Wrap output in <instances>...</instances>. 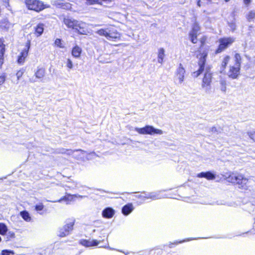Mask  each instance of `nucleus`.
<instances>
[{
  "mask_svg": "<svg viewBox=\"0 0 255 255\" xmlns=\"http://www.w3.org/2000/svg\"><path fill=\"white\" fill-rule=\"evenodd\" d=\"M55 44L60 47V48H64V45L61 43V40L59 38H57L55 41Z\"/></svg>",
  "mask_w": 255,
  "mask_h": 255,
  "instance_id": "38",
  "label": "nucleus"
},
{
  "mask_svg": "<svg viewBox=\"0 0 255 255\" xmlns=\"http://www.w3.org/2000/svg\"><path fill=\"white\" fill-rule=\"evenodd\" d=\"M84 152V151L81 149H78V150H72L71 149H66L64 148H62L60 149V151L58 152V153H62V154H66L68 155H73V154L75 152Z\"/></svg>",
  "mask_w": 255,
  "mask_h": 255,
  "instance_id": "25",
  "label": "nucleus"
},
{
  "mask_svg": "<svg viewBox=\"0 0 255 255\" xmlns=\"http://www.w3.org/2000/svg\"><path fill=\"white\" fill-rule=\"evenodd\" d=\"M30 41H27L24 47L22 49L20 55L18 56V59H17V62L20 64H22L25 58L27 56L28 52L30 48Z\"/></svg>",
  "mask_w": 255,
  "mask_h": 255,
  "instance_id": "10",
  "label": "nucleus"
},
{
  "mask_svg": "<svg viewBox=\"0 0 255 255\" xmlns=\"http://www.w3.org/2000/svg\"><path fill=\"white\" fill-rule=\"evenodd\" d=\"M208 0V1H211V0Z\"/></svg>",
  "mask_w": 255,
  "mask_h": 255,
  "instance_id": "58",
  "label": "nucleus"
},
{
  "mask_svg": "<svg viewBox=\"0 0 255 255\" xmlns=\"http://www.w3.org/2000/svg\"><path fill=\"white\" fill-rule=\"evenodd\" d=\"M230 57L229 56H226L223 59L222 64H221V68L223 69L221 70V72H222L224 69L225 68L226 66H227V64L229 63V61L230 60Z\"/></svg>",
  "mask_w": 255,
  "mask_h": 255,
  "instance_id": "32",
  "label": "nucleus"
},
{
  "mask_svg": "<svg viewBox=\"0 0 255 255\" xmlns=\"http://www.w3.org/2000/svg\"><path fill=\"white\" fill-rule=\"evenodd\" d=\"M43 30L44 24L39 23L34 27V34L37 37L40 36L43 33Z\"/></svg>",
  "mask_w": 255,
  "mask_h": 255,
  "instance_id": "22",
  "label": "nucleus"
},
{
  "mask_svg": "<svg viewBox=\"0 0 255 255\" xmlns=\"http://www.w3.org/2000/svg\"><path fill=\"white\" fill-rule=\"evenodd\" d=\"M108 248L109 249L111 250H115L114 249H112V248H110V247H108Z\"/></svg>",
  "mask_w": 255,
  "mask_h": 255,
  "instance_id": "53",
  "label": "nucleus"
},
{
  "mask_svg": "<svg viewBox=\"0 0 255 255\" xmlns=\"http://www.w3.org/2000/svg\"><path fill=\"white\" fill-rule=\"evenodd\" d=\"M23 72V69H22V70H19V71L17 72V78H18L19 77L21 76Z\"/></svg>",
  "mask_w": 255,
  "mask_h": 255,
  "instance_id": "45",
  "label": "nucleus"
},
{
  "mask_svg": "<svg viewBox=\"0 0 255 255\" xmlns=\"http://www.w3.org/2000/svg\"><path fill=\"white\" fill-rule=\"evenodd\" d=\"M115 214V210L111 208L107 207L105 208L102 212V216L105 218H111Z\"/></svg>",
  "mask_w": 255,
  "mask_h": 255,
  "instance_id": "16",
  "label": "nucleus"
},
{
  "mask_svg": "<svg viewBox=\"0 0 255 255\" xmlns=\"http://www.w3.org/2000/svg\"><path fill=\"white\" fill-rule=\"evenodd\" d=\"M25 2L29 9L37 12L40 11L45 8L43 2L38 0H25Z\"/></svg>",
  "mask_w": 255,
  "mask_h": 255,
  "instance_id": "7",
  "label": "nucleus"
},
{
  "mask_svg": "<svg viewBox=\"0 0 255 255\" xmlns=\"http://www.w3.org/2000/svg\"><path fill=\"white\" fill-rule=\"evenodd\" d=\"M7 231V228L6 226L2 223H0V234L4 235Z\"/></svg>",
  "mask_w": 255,
  "mask_h": 255,
  "instance_id": "31",
  "label": "nucleus"
},
{
  "mask_svg": "<svg viewBox=\"0 0 255 255\" xmlns=\"http://www.w3.org/2000/svg\"><path fill=\"white\" fill-rule=\"evenodd\" d=\"M6 0H0V3L1 2H5Z\"/></svg>",
  "mask_w": 255,
  "mask_h": 255,
  "instance_id": "54",
  "label": "nucleus"
},
{
  "mask_svg": "<svg viewBox=\"0 0 255 255\" xmlns=\"http://www.w3.org/2000/svg\"><path fill=\"white\" fill-rule=\"evenodd\" d=\"M134 130L138 133L141 134L153 135L154 134H157L160 135L163 133L162 130L155 128L153 126L149 125L146 126L142 128H135Z\"/></svg>",
  "mask_w": 255,
  "mask_h": 255,
  "instance_id": "4",
  "label": "nucleus"
},
{
  "mask_svg": "<svg viewBox=\"0 0 255 255\" xmlns=\"http://www.w3.org/2000/svg\"><path fill=\"white\" fill-rule=\"evenodd\" d=\"M12 26L13 24L9 22L7 18H3L0 20V30L1 31H7Z\"/></svg>",
  "mask_w": 255,
  "mask_h": 255,
  "instance_id": "13",
  "label": "nucleus"
},
{
  "mask_svg": "<svg viewBox=\"0 0 255 255\" xmlns=\"http://www.w3.org/2000/svg\"><path fill=\"white\" fill-rule=\"evenodd\" d=\"M66 6L67 8L71 7L70 4L69 3H66Z\"/></svg>",
  "mask_w": 255,
  "mask_h": 255,
  "instance_id": "51",
  "label": "nucleus"
},
{
  "mask_svg": "<svg viewBox=\"0 0 255 255\" xmlns=\"http://www.w3.org/2000/svg\"><path fill=\"white\" fill-rule=\"evenodd\" d=\"M6 80V75L4 73L0 76V86L3 84Z\"/></svg>",
  "mask_w": 255,
  "mask_h": 255,
  "instance_id": "40",
  "label": "nucleus"
},
{
  "mask_svg": "<svg viewBox=\"0 0 255 255\" xmlns=\"http://www.w3.org/2000/svg\"><path fill=\"white\" fill-rule=\"evenodd\" d=\"M250 137L255 141V132H254L253 133H251L250 135Z\"/></svg>",
  "mask_w": 255,
  "mask_h": 255,
  "instance_id": "49",
  "label": "nucleus"
},
{
  "mask_svg": "<svg viewBox=\"0 0 255 255\" xmlns=\"http://www.w3.org/2000/svg\"><path fill=\"white\" fill-rule=\"evenodd\" d=\"M220 89L223 92H225L226 91V82L225 80H222L220 81Z\"/></svg>",
  "mask_w": 255,
  "mask_h": 255,
  "instance_id": "34",
  "label": "nucleus"
},
{
  "mask_svg": "<svg viewBox=\"0 0 255 255\" xmlns=\"http://www.w3.org/2000/svg\"><path fill=\"white\" fill-rule=\"evenodd\" d=\"M35 210L40 215L43 214L44 205L42 203L36 204L35 206Z\"/></svg>",
  "mask_w": 255,
  "mask_h": 255,
  "instance_id": "30",
  "label": "nucleus"
},
{
  "mask_svg": "<svg viewBox=\"0 0 255 255\" xmlns=\"http://www.w3.org/2000/svg\"><path fill=\"white\" fill-rule=\"evenodd\" d=\"M226 2H228L230 0H225Z\"/></svg>",
  "mask_w": 255,
  "mask_h": 255,
  "instance_id": "55",
  "label": "nucleus"
},
{
  "mask_svg": "<svg viewBox=\"0 0 255 255\" xmlns=\"http://www.w3.org/2000/svg\"><path fill=\"white\" fill-rule=\"evenodd\" d=\"M218 41L219 45L216 51L217 53H221L230 46L235 41V38L233 37L221 38Z\"/></svg>",
  "mask_w": 255,
  "mask_h": 255,
  "instance_id": "5",
  "label": "nucleus"
},
{
  "mask_svg": "<svg viewBox=\"0 0 255 255\" xmlns=\"http://www.w3.org/2000/svg\"><path fill=\"white\" fill-rule=\"evenodd\" d=\"M212 79V74L208 68H206L204 77L202 79L201 87L206 93L211 90V83Z\"/></svg>",
  "mask_w": 255,
  "mask_h": 255,
  "instance_id": "6",
  "label": "nucleus"
},
{
  "mask_svg": "<svg viewBox=\"0 0 255 255\" xmlns=\"http://www.w3.org/2000/svg\"><path fill=\"white\" fill-rule=\"evenodd\" d=\"M75 220L70 219L66 221V224L60 228L58 231V236L60 237H65L69 235L73 229Z\"/></svg>",
  "mask_w": 255,
  "mask_h": 255,
  "instance_id": "3",
  "label": "nucleus"
},
{
  "mask_svg": "<svg viewBox=\"0 0 255 255\" xmlns=\"http://www.w3.org/2000/svg\"><path fill=\"white\" fill-rule=\"evenodd\" d=\"M82 51V48L76 45L72 49V55L75 58H79L80 57Z\"/></svg>",
  "mask_w": 255,
  "mask_h": 255,
  "instance_id": "20",
  "label": "nucleus"
},
{
  "mask_svg": "<svg viewBox=\"0 0 255 255\" xmlns=\"http://www.w3.org/2000/svg\"><path fill=\"white\" fill-rule=\"evenodd\" d=\"M83 197V196L79 195L67 194L66 196H65L63 198L60 199L58 201L59 202H61L62 201L65 200L66 201H67V204H68L69 202L73 200L76 197H79L82 198Z\"/></svg>",
  "mask_w": 255,
  "mask_h": 255,
  "instance_id": "23",
  "label": "nucleus"
},
{
  "mask_svg": "<svg viewBox=\"0 0 255 255\" xmlns=\"http://www.w3.org/2000/svg\"><path fill=\"white\" fill-rule=\"evenodd\" d=\"M14 252L13 251H9L7 250H2L1 252L0 255H14Z\"/></svg>",
  "mask_w": 255,
  "mask_h": 255,
  "instance_id": "36",
  "label": "nucleus"
},
{
  "mask_svg": "<svg viewBox=\"0 0 255 255\" xmlns=\"http://www.w3.org/2000/svg\"><path fill=\"white\" fill-rule=\"evenodd\" d=\"M1 237H0V242H1Z\"/></svg>",
  "mask_w": 255,
  "mask_h": 255,
  "instance_id": "57",
  "label": "nucleus"
},
{
  "mask_svg": "<svg viewBox=\"0 0 255 255\" xmlns=\"http://www.w3.org/2000/svg\"><path fill=\"white\" fill-rule=\"evenodd\" d=\"M164 50L163 48H161L158 50V63L162 64L163 61L164 57Z\"/></svg>",
  "mask_w": 255,
  "mask_h": 255,
  "instance_id": "27",
  "label": "nucleus"
},
{
  "mask_svg": "<svg viewBox=\"0 0 255 255\" xmlns=\"http://www.w3.org/2000/svg\"><path fill=\"white\" fill-rule=\"evenodd\" d=\"M199 34V31H194L191 30L189 34L190 40L193 43H196L197 42V36Z\"/></svg>",
  "mask_w": 255,
  "mask_h": 255,
  "instance_id": "24",
  "label": "nucleus"
},
{
  "mask_svg": "<svg viewBox=\"0 0 255 255\" xmlns=\"http://www.w3.org/2000/svg\"><path fill=\"white\" fill-rule=\"evenodd\" d=\"M210 131L213 133L218 132V130H217V128L215 127H213L210 128Z\"/></svg>",
  "mask_w": 255,
  "mask_h": 255,
  "instance_id": "46",
  "label": "nucleus"
},
{
  "mask_svg": "<svg viewBox=\"0 0 255 255\" xmlns=\"http://www.w3.org/2000/svg\"><path fill=\"white\" fill-rule=\"evenodd\" d=\"M228 24L232 31H234L236 29V24L235 21L230 22Z\"/></svg>",
  "mask_w": 255,
  "mask_h": 255,
  "instance_id": "39",
  "label": "nucleus"
},
{
  "mask_svg": "<svg viewBox=\"0 0 255 255\" xmlns=\"http://www.w3.org/2000/svg\"><path fill=\"white\" fill-rule=\"evenodd\" d=\"M133 210V207L132 204H128L125 205L122 208V213L125 215L127 216L129 215Z\"/></svg>",
  "mask_w": 255,
  "mask_h": 255,
  "instance_id": "21",
  "label": "nucleus"
},
{
  "mask_svg": "<svg viewBox=\"0 0 255 255\" xmlns=\"http://www.w3.org/2000/svg\"><path fill=\"white\" fill-rule=\"evenodd\" d=\"M103 56H100L99 58V61L100 62L102 63H108L110 62L109 58H106L105 59H103Z\"/></svg>",
  "mask_w": 255,
  "mask_h": 255,
  "instance_id": "41",
  "label": "nucleus"
},
{
  "mask_svg": "<svg viewBox=\"0 0 255 255\" xmlns=\"http://www.w3.org/2000/svg\"><path fill=\"white\" fill-rule=\"evenodd\" d=\"M235 58V64L234 65L236 66H238V67L241 68V56L240 54L236 53L234 56Z\"/></svg>",
  "mask_w": 255,
  "mask_h": 255,
  "instance_id": "29",
  "label": "nucleus"
},
{
  "mask_svg": "<svg viewBox=\"0 0 255 255\" xmlns=\"http://www.w3.org/2000/svg\"><path fill=\"white\" fill-rule=\"evenodd\" d=\"M77 21L72 19L68 18H65L64 19V22L65 25L67 26L69 28H72L74 29L75 28L77 27L78 26L76 25Z\"/></svg>",
  "mask_w": 255,
  "mask_h": 255,
  "instance_id": "19",
  "label": "nucleus"
},
{
  "mask_svg": "<svg viewBox=\"0 0 255 255\" xmlns=\"http://www.w3.org/2000/svg\"><path fill=\"white\" fill-rule=\"evenodd\" d=\"M66 66L68 68V71H70V70L72 69L73 68V62L69 58L67 59V60Z\"/></svg>",
  "mask_w": 255,
  "mask_h": 255,
  "instance_id": "35",
  "label": "nucleus"
},
{
  "mask_svg": "<svg viewBox=\"0 0 255 255\" xmlns=\"http://www.w3.org/2000/svg\"><path fill=\"white\" fill-rule=\"evenodd\" d=\"M20 215L21 217L26 222H29L32 221L31 217L29 213L26 211L20 212Z\"/></svg>",
  "mask_w": 255,
  "mask_h": 255,
  "instance_id": "26",
  "label": "nucleus"
},
{
  "mask_svg": "<svg viewBox=\"0 0 255 255\" xmlns=\"http://www.w3.org/2000/svg\"><path fill=\"white\" fill-rule=\"evenodd\" d=\"M207 54V52L205 51L200 55L199 60L198 61V65L199 68L197 71L193 72V77H198L204 70L205 64L206 62Z\"/></svg>",
  "mask_w": 255,
  "mask_h": 255,
  "instance_id": "8",
  "label": "nucleus"
},
{
  "mask_svg": "<svg viewBox=\"0 0 255 255\" xmlns=\"http://www.w3.org/2000/svg\"><path fill=\"white\" fill-rule=\"evenodd\" d=\"M200 0H199L198 2H197V4L199 6H201V4H200Z\"/></svg>",
  "mask_w": 255,
  "mask_h": 255,
  "instance_id": "52",
  "label": "nucleus"
},
{
  "mask_svg": "<svg viewBox=\"0 0 255 255\" xmlns=\"http://www.w3.org/2000/svg\"><path fill=\"white\" fill-rule=\"evenodd\" d=\"M138 198H141L143 200H145L146 199H151L152 200H156L158 199H160L161 197L158 193H150L148 194H146L145 196L139 195L137 196Z\"/></svg>",
  "mask_w": 255,
  "mask_h": 255,
  "instance_id": "15",
  "label": "nucleus"
},
{
  "mask_svg": "<svg viewBox=\"0 0 255 255\" xmlns=\"http://www.w3.org/2000/svg\"><path fill=\"white\" fill-rule=\"evenodd\" d=\"M96 33L101 36H105L109 40H116V39L120 38V34L114 27L101 29L98 30Z\"/></svg>",
  "mask_w": 255,
  "mask_h": 255,
  "instance_id": "2",
  "label": "nucleus"
},
{
  "mask_svg": "<svg viewBox=\"0 0 255 255\" xmlns=\"http://www.w3.org/2000/svg\"><path fill=\"white\" fill-rule=\"evenodd\" d=\"M117 251L119 252H121V253H124V254H125L126 255H128L130 253V252H124L122 250H117Z\"/></svg>",
  "mask_w": 255,
  "mask_h": 255,
  "instance_id": "47",
  "label": "nucleus"
},
{
  "mask_svg": "<svg viewBox=\"0 0 255 255\" xmlns=\"http://www.w3.org/2000/svg\"><path fill=\"white\" fill-rule=\"evenodd\" d=\"M27 250V249H24L23 252L19 253L18 254H17V255H28Z\"/></svg>",
  "mask_w": 255,
  "mask_h": 255,
  "instance_id": "44",
  "label": "nucleus"
},
{
  "mask_svg": "<svg viewBox=\"0 0 255 255\" xmlns=\"http://www.w3.org/2000/svg\"><path fill=\"white\" fill-rule=\"evenodd\" d=\"M227 180L229 182L238 184L240 188L247 189L248 187L249 180L241 174L233 173L227 177Z\"/></svg>",
  "mask_w": 255,
  "mask_h": 255,
  "instance_id": "1",
  "label": "nucleus"
},
{
  "mask_svg": "<svg viewBox=\"0 0 255 255\" xmlns=\"http://www.w3.org/2000/svg\"><path fill=\"white\" fill-rule=\"evenodd\" d=\"M244 3L246 5H248L251 2V0H243Z\"/></svg>",
  "mask_w": 255,
  "mask_h": 255,
  "instance_id": "48",
  "label": "nucleus"
},
{
  "mask_svg": "<svg viewBox=\"0 0 255 255\" xmlns=\"http://www.w3.org/2000/svg\"><path fill=\"white\" fill-rule=\"evenodd\" d=\"M86 2L89 4H94L95 3L100 2L101 0H86Z\"/></svg>",
  "mask_w": 255,
  "mask_h": 255,
  "instance_id": "42",
  "label": "nucleus"
},
{
  "mask_svg": "<svg viewBox=\"0 0 255 255\" xmlns=\"http://www.w3.org/2000/svg\"><path fill=\"white\" fill-rule=\"evenodd\" d=\"M76 25L78 26L74 29L76 31L81 34H85L86 33L87 30L84 28L85 26V23L77 21Z\"/></svg>",
  "mask_w": 255,
  "mask_h": 255,
  "instance_id": "17",
  "label": "nucleus"
},
{
  "mask_svg": "<svg viewBox=\"0 0 255 255\" xmlns=\"http://www.w3.org/2000/svg\"><path fill=\"white\" fill-rule=\"evenodd\" d=\"M109 1H111V0H101V1H100V2H97V3H95V4H96V3L102 4V2H107Z\"/></svg>",
  "mask_w": 255,
  "mask_h": 255,
  "instance_id": "50",
  "label": "nucleus"
},
{
  "mask_svg": "<svg viewBox=\"0 0 255 255\" xmlns=\"http://www.w3.org/2000/svg\"><path fill=\"white\" fill-rule=\"evenodd\" d=\"M191 30H193V31H200V27L198 23L196 21H195V22L193 24V25L192 26Z\"/></svg>",
  "mask_w": 255,
  "mask_h": 255,
  "instance_id": "37",
  "label": "nucleus"
},
{
  "mask_svg": "<svg viewBox=\"0 0 255 255\" xmlns=\"http://www.w3.org/2000/svg\"><path fill=\"white\" fill-rule=\"evenodd\" d=\"M247 19L249 21L253 20L255 18V11L251 10L247 15Z\"/></svg>",
  "mask_w": 255,
  "mask_h": 255,
  "instance_id": "33",
  "label": "nucleus"
},
{
  "mask_svg": "<svg viewBox=\"0 0 255 255\" xmlns=\"http://www.w3.org/2000/svg\"><path fill=\"white\" fill-rule=\"evenodd\" d=\"M197 176L199 178H205L208 180H213L215 178V175L210 171L201 172L197 174Z\"/></svg>",
  "mask_w": 255,
  "mask_h": 255,
  "instance_id": "18",
  "label": "nucleus"
},
{
  "mask_svg": "<svg viewBox=\"0 0 255 255\" xmlns=\"http://www.w3.org/2000/svg\"><path fill=\"white\" fill-rule=\"evenodd\" d=\"M5 52V45L4 40L3 37H0V69H1L2 66L4 63V53Z\"/></svg>",
  "mask_w": 255,
  "mask_h": 255,
  "instance_id": "12",
  "label": "nucleus"
},
{
  "mask_svg": "<svg viewBox=\"0 0 255 255\" xmlns=\"http://www.w3.org/2000/svg\"><path fill=\"white\" fill-rule=\"evenodd\" d=\"M35 75L37 78H42L45 75V70L43 68L38 69L35 73Z\"/></svg>",
  "mask_w": 255,
  "mask_h": 255,
  "instance_id": "28",
  "label": "nucleus"
},
{
  "mask_svg": "<svg viewBox=\"0 0 255 255\" xmlns=\"http://www.w3.org/2000/svg\"><path fill=\"white\" fill-rule=\"evenodd\" d=\"M185 70L182 65L180 64L176 69L174 78V82L177 84H181L184 81L185 76Z\"/></svg>",
  "mask_w": 255,
  "mask_h": 255,
  "instance_id": "9",
  "label": "nucleus"
},
{
  "mask_svg": "<svg viewBox=\"0 0 255 255\" xmlns=\"http://www.w3.org/2000/svg\"><path fill=\"white\" fill-rule=\"evenodd\" d=\"M240 67L235 65H230L229 70L227 72L228 76L232 79L238 78L240 75Z\"/></svg>",
  "mask_w": 255,
  "mask_h": 255,
  "instance_id": "11",
  "label": "nucleus"
},
{
  "mask_svg": "<svg viewBox=\"0 0 255 255\" xmlns=\"http://www.w3.org/2000/svg\"><path fill=\"white\" fill-rule=\"evenodd\" d=\"M100 248H102V247L106 248V246H100Z\"/></svg>",
  "mask_w": 255,
  "mask_h": 255,
  "instance_id": "56",
  "label": "nucleus"
},
{
  "mask_svg": "<svg viewBox=\"0 0 255 255\" xmlns=\"http://www.w3.org/2000/svg\"><path fill=\"white\" fill-rule=\"evenodd\" d=\"M190 240H191V239H187L186 240L180 241H179V242H175V243H174V244L177 245V244H179V243H183V242H186V241H190ZM172 244H173V243H171V244L169 245V247H170V248H172V246H171V245H172Z\"/></svg>",
  "mask_w": 255,
  "mask_h": 255,
  "instance_id": "43",
  "label": "nucleus"
},
{
  "mask_svg": "<svg viewBox=\"0 0 255 255\" xmlns=\"http://www.w3.org/2000/svg\"><path fill=\"white\" fill-rule=\"evenodd\" d=\"M100 241L96 240H81L80 244L85 247H92L99 245Z\"/></svg>",
  "mask_w": 255,
  "mask_h": 255,
  "instance_id": "14",
  "label": "nucleus"
}]
</instances>
